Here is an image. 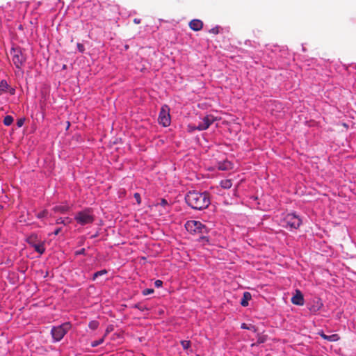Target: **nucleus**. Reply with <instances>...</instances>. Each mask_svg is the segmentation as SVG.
I'll use <instances>...</instances> for the list:
<instances>
[{"mask_svg":"<svg viewBox=\"0 0 356 356\" xmlns=\"http://www.w3.org/2000/svg\"><path fill=\"white\" fill-rule=\"evenodd\" d=\"M75 220L81 225L88 224L89 222V211L86 209L78 212L75 216Z\"/></svg>","mask_w":356,"mask_h":356,"instance_id":"9","label":"nucleus"},{"mask_svg":"<svg viewBox=\"0 0 356 356\" xmlns=\"http://www.w3.org/2000/svg\"><path fill=\"white\" fill-rule=\"evenodd\" d=\"M321 336L324 339H326V340L330 341H338L339 339V337L337 334H332V335H326L324 333H322L321 334Z\"/></svg>","mask_w":356,"mask_h":356,"instance_id":"13","label":"nucleus"},{"mask_svg":"<svg viewBox=\"0 0 356 356\" xmlns=\"http://www.w3.org/2000/svg\"><path fill=\"white\" fill-rule=\"evenodd\" d=\"M77 47H78L79 51L83 52L84 51V47H83V45L82 44H79V43L77 44Z\"/></svg>","mask_w":356,"mask_h":356,"instance_id":"33","label":"nucleus"},{"mask_svg":"<svg viewBox=\"0 0 356 356\" xmlns=\"http://www.w3.org/2000/svg\"><path fill=\"white\" fill-rule=\"evenodd\" d=\"M185 227L190 233L204 234L207 232V227L200 221L189 220L186 223Z\"/></svg>","mask_w":356,"mask_h":356,"instance_id":"5","label":"nucleus"},{"mask_svg":"<svg viewBox=\"0 0 356 356\" xmlns=\"http://www.w3.org/2000/svg\"><path fill=\"white\" fill-rule=\"evenodd\" d=\"M26 242L40 254H42L45 252L44 241H42L37 235L31 234L28 236Z\"/></svg>","mask_w":356,"mask_h":356,"instance_id":"3","label":"nucleus"},{"mask_svg":"<svg viewBox=\"0 0 356 356\" xmlns=\"http://www.w3.org/2000/svg\"><path fill=\"white\" fill-rule=\"evenodd\" d=\"M69 209V207L67 206H56L54 207V211L57 213H65Z\"/></svg>","mask_w":356,"mask_h":356,"instance_id":"16","label":"nucleus"},{"mask_svg":"<svg viewBox=\"0 0 356 356\" xmlns=\"http://www.w3.org/2000/svg\"><path fill=\"white\" fill-rule=\"evenodd\" d=\"M107 273V270L105 269L97 271L93 274L92 280H96L99 277L106 275Z\"/></svg>","mask_w":356,"mask_h":356,"instance_id":"17","label":"nucleus"},{"mask_svg":"<svg viewBox=\"0 0 356 356\" xmlns=\"http://www.w3.org/2000/svg\"><path fill=\"white\" fill-rule=\"evenodd\" d=\"M284 222H285L287 227H289L293 229L298 228L302 222L299 216H296L294 213L287 214L284 218Z\"/></svg>","mask_w":356,"mask_h":356,"instance_id":"7","label":"nucleus"},{"mask_svg":"<svg viewBox=\"0 0 356 356\" xmlns=\"http://www.w3.org/2000/svg\"><path fill=\"white\" fill-rule=\"evenodd\" d=\"M220 186L225 189H229L232 186L231 179H224L220 181Z\"/></svg>","mask_w":356,"mask_h":356,"instance_id":"14","label":"nucleus"},{"mask_svg":"<svg viewBox=\"0 0 356 356\" xmlns=\"http://www.w3.org/2000/svg\"><path fill=\"white\" fill-rule=\"evenodd\" d=\"M153 293H154L153 289H146L143 290V294L144 296H147V295L152 294Z\"/></svg>","mask_w":356,"mask_h":356,"instance_id":"28","label":"nucleus"},{"mask_svg":"<svg viewBox=\"0 0 356 356\" xmlns=\"http://www.w3.org/2000/svg\"><path fill=\"white\" fill-rule=\"evenodd\" d=\"M266 336L265 335H263V336H259L258 337V339H257V343L259 344V343H264L266 341Z\"/></svg>","mask_w":356,"mask_h":356,"instance_id":"26","label":"nucleus"},{"mask_svg":"<svg viewBox=\"0 0 356 356\" xmlns=\"http://www.w3.org/2000/svg\"><path fill=\"white\" fill-rule=\"evenodd\" d=\"M134 22L135 24H140V19H138V18H135V19H134Z\"/></svg>","mask_w":356,"mask_h":356,"instance_id":"37","label":"nucleus"},{"mask_svg":"<svg viewBox=\"0 0 356 356\" xmlns=\"http://www.w3.org/2000/svg\"><path fill=\"white\" fill-rule=\"evenodd\" d=\"M241 327L242 329H247V330H252L253 332H256L257 331V329L255 327L254 325H248L247 324L245 323H243L241 326Z\"/></svg>","mask_w":356,"mask_h":356,"instance_id":"20","label":"nucleus"},{"mask_svg":"<svg viewBox=\"0 0 356 356\" xmlns=\"http://www.w3.org/2000/svg\"><path fill=\"white\" fill-rule=\"evenodd\" d=\"M252 296L249 292H244L243 298L241 300V305L243 307H246L248 305V301L251 299Z\"/></svg>","mask_w":356,"mask_h":356,"instance_id":"12","label":"nucleus"},{"mask_svg":"<svg viewBox=\"0 0 356 356\" xmlns=\"http://www.w3.org/2000/svg\"><path fill=\"white\" fill-rule=\"evenodd\" d=\"M85 252V249L84 248H82L81 250H80L79 251H77L76 252V254H83Z\"/></svg>","mask_w":356,"mask_h":356,"instance_id":"35","label":"nucleus"},{"mask_svg":"<svg viewBox=\"0 0 356 356\" xmlns=\"http://www.w3.org/2000/svg\"><path fill=\"white\" fill-rule=\"evenodd\" d=\"M321 306H322V303H320V306L318 307V309H319Z\"/></svg>","mask_w":356,"mask_h":356,"instance_id":"39","label":"nucleus"},{"mask_svg":"<svg viewBox=\"0 0 356 356\" xmlns=\"http://www.w3.org/2000/svg\"><path fill=\"white\" fill-rule=\"evenodd\" d=\"M24 123V119L20 118L17 120V125L18 127H21L23 126Z\"/></svg>","mask_w":356,"mask_h":356,"instance_id":"31","label":"nucleus"},{"mask_svg":"<svg viewBox=\"0 0 356 356\" xmlns=\"http://www.w3.org/2000/svg\"><path fill=\"white\" fill-rule=\"evenodd\" d=\"M186 204L195 210L207 209L211 204L209 194L207 192L189 191L185 196Z\"/></svg>","mask_w":356,"mask_h":356,"instance_id":"1","label":"nucleus"},{"mask_svg":"<svg viewBox=\"0 0 356 356\" xmlns=\"http://www.w3.org/2000/svg\"><path fill=\"white\" fill-rule=\"evenodd\" d=\"M70 222H71V219H70L69 218H60L57 219V220H56L57 224L67 225Z\"/></svg>","mask_w":356,"mask_h":356,"instance_id":"19","label":"nucleus"},{"mask_svg":"<svg viewBox=\"0 0 356 356\" xmlns=\"http://www.w3.org/2000/svg\"><path fill=\"white\" fill-rule=\"evenodd\" d=\"M181 344L184 350H187L191 347V341L188 340L181 341Z\"/></svg>","mask_w":356,"mask_h":356,"instance_id":"22","label":"nucleus"},{"mask_svg":"<svg viewBox=\"0 0 356 356\" xmlns=\"http://www.w3.org/2000/svg\"><path fill=\"white\" fill-rule=\"evenodd\" d=\"M99 326V323L96 321H90V329H97Z\"/></svg>","mask_w":356,"mask_h":356,"instance_id":"27","label":"nucleus"},{"mask_svg":"<svg viewBox=\"0 0 356 356\" xmlns=\"http://www.w3.org/2000/svg\"><path fill=\"white\" fill-rule=\"evenodd\" d=\"M134 307L136 308L142 312L148 310V308L145 305H142L141 303H138V304L134 305Z\"/></svg>","mask_w":356,"mask_h":356,"instance_id":"23","label":"nucleus"},{"mask_svg":"<svg viewBox=\"0 0 356 356\" xmlns=\"http://www.w3.org/2000/svg\"><path fill=\"white\" fill-rule=\"evenodd\" d=\"M163 282L161 280H157L154 282V286L157 288L162 286Z\"/></svg>","mask_w":356,"mask_h":356,"instance_id":"30","label":"nucleus"},{"mask_svg":"<svg viewBox=\"0 0 356 356\" xmlns=\"http://www.w3.org/2000/svg\"><path fill=\"white\" fill-rule=\"evenodd\" d=\"M12 60L16 67L23 66L26 58L24 55L23 51L19 47H13L10 50Z\"/></svg>","mask_w":356,"mask_h":356,"instance_id":"4","label":"nucleus"},{"mask_svg":"<svg viewBox=\"0 0 356 356\" xmlns=\"http://www.w3.org/2000/svg\"><path fill=\"white\" fill-rule=\"evenodd\" d=\"M60 230H61V229H60V228H58V229H56L54 231V234L55 235H58V234L60 233Z\"/></svg>","mask_w":356,"mask_h":356,"instance_id":"36","label":"nucleus"},{"mask_svg":"<svg viewBox=\"0 0 356 356\" xmlns=\"http://www.w3.org/2000/svg\"><path fill=\"white\" fill-rule=\"evenodd\" d=\"M230 163L229 162H226L225 163L222 165H220L219 166V169L222 170H227L230 168Z\"/></svg>","mask_w":356,"mask_h":356,"instance_id":"25","label":"nucleus"},{"mask_svg":"<svg viewBox=\"0 0 356 356\" xmlns=\"http://www.w3.org/2000/svg\"><path fill=\"white\" fill-rule=\"evenodd\" d=\"M104 340V336L102 337L99 340L94 341L90 343V346L96 347L103 343Z\"/></svg>","mask_w":356,"mask_h":356,"instance_id":"21","label":"nucleus"},{"mask_svg":"<svg viewBox=\"0 0 356 356\" xmlns=\"http://www.w3.org/2000/svg\"><path fill=\"white\" fill-rule=\"evenodd\" d=\"M13 122V118L11 115H6L3 119V124L6 126H10Z\"/></svg>","mask_w":356,"mask_h":356,"instance_id":"18","label":"nucleus"},{"mask_svg":"<svg viewBox=\"0 0 356 356\" xmlns=\"http://www.w3.org/2000/svg\"><path fill=\"white\" fill-rule=\"evenodd\" d=\"M16 68L17 69V70L15 71L16 76L22 77L24 75V70H22V66Z\"/></svg>","mask_w":356,"mask_h":356,"instance_id":"24","label":"nucleus"},{"mask_svg":"<svg viewBox=\"0 0 356 356\" xmlns=\"http://www.w3.org/2000/svg\"><path fill=\"white\" fill-rule=\"evenodd\" d=\"M190 28L195 31H198L202 29L203 22L200 19H193L189 23Z\"/></svg>","mask_w":356,"mask_h":356,"instance_id":"11","label":"nucleus"},{"mask_svg":"<svg viewBox=\"0 0 356 356\" xmlns=\"http://www.w3.org/2000/svg\"><path fill=\"white\" fill-rule=\"evenodd\" d=\"M209 33L213 34H218L219 33V27L216 26L209 30Z\"/></svg>","mask_w":356,"mask_h":356,"instance_id":"29","label":"nucleus"},{"mask_svg":"<svg viewBox=\"0 0 356 356\" xmlns=\"http://www.w3.org/2000/svg\"><path fill=\"white\" fill-rule=\"evenodd\" d=\"M10 88V86L8 84L6 80H1L0 81V91L1 92H6Z\"/></svg>","mask_w":356,"mask_h":356,"instance_id":"15","label":"nucleus"},{"mask_svg":"<svg viewBox=\"0 0 356 356\" xmlns=\"http://www.w3.org/2000/svg\"><path fill=\"white\" fill-rule=\"evenodd\" d=\"M215 120L216 118L213 115H207L202 118V120L199 123L196 129L199 131L206 130L213 123Z\"/></svg>","mask_w":356,"mask_h":356,"instance_id":"8","label":"nucleus"},{"mask_svg":"<svg viewBox=\"0 0 356 356\" xmlns=\"http://www.w3.org/2000/svg\"><path fill=\"white\" fill-rule=\"evenodd\" d=\"M9 90H9V92H10V93L11 95L15 94V89H14V88H9Z\"/></svg>","mask_w":356,"mask_h":356,"instance_id":"38","label":"nucleus"},{"mask_svg":"<svg viewBox=\"0 0 356 356\" xmlns=\"http://www.w3.org/2000/svg\"><path fill=\"white\" fill-rule=\"evenodd\" d=\"M158 120L159 122L165 127L170 124V108L168 106L163 105L161 107Z\"/></svg>","mask_w":356,"mask_h":356,"instance_id":"6","label":"nucleus"},{"mask_svg":"<svg viewBox=\"0 0 356 356\" xmlns=\"http://www.w3.org/2000/svg\"><path fill=\"white\" fill-rule=\"evenodd\" d=\"M134 197L136 198L137 202L138 204H140V195L136 193L134 194Z\"/></svg>","mask_w":356,"mask_h":356,"instance_id":"32","label":"nucleus"},{"mask_svg":"<svg viewBox=\"0 0 356 356\" xmlns=\"http://www.w3.org/2000/svg\"><path fill=\"white\" fill-rule=\"evenodd\" d=\"M70 328L71 324L70 323H64L60 325L53 327L51 334L54 341L56 342L60 341Z\"/></svg>","mask_w":356,"mask_h":356,"instance_id":"2","label":"nucleus"},{"mask_svg":"<svg viewBox=\"0 0 356 356\" xmlns=\"http://www.w3.org/2000/svg\"><path fill=\"white\" fill-rule=\"evenodd\" d=\"M160 204L164 207L168 204V202L165 199H161Z\"/></svg>","mask_w":356,"mask_h":356,"instance_id":"34","label":"nucleus"},{"mask_svg":"<svg viewBox=\"0 0 356 356\" xmlns=\"http://www.w3.org/2000/svg\"><path fill=\"white\" fill-rule=\"evenodd\" d=\"M291 302L296 305L302 306L304 305V297L300 290H296V294L291 298Z\"/></svg>","mask_w":356,"mask_h":356,"instance_id":"10","label":"nucleus"}]
</instances>
